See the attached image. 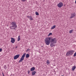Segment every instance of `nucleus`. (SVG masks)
Returning a JSON list of instances; mask_svg holds the SVG:
<instances>
[{
  "label": "nucleus",
  "mask_w": 76,
  "mask_h": 76,
  "mask_svg": "<svg viewBox=\"0 0 76 76\" xmlns=\"http://www.w3.org/2000/svg\"><path fill=\"white\" fill-rule=\"evenodd\" d=\"M46 63L48 65L50 63V62L49 61V60H47V61L46 62Z\"/></svg>",
  "instance_id": "f3484780"
},
{
  "label": "nucleus",
  "mask_w": 76,
  "mask_h": 76,
  "mask_svg": "<svg viewBox=\"0 0 76 76\" xmlns=\"http://www.w3.org/2000/svg\"><path fill=\"white\" fill-rule=\"evenodd\" d=\"M56 28V25L53 26L51 28V29H53Z\"/></svg>",
  "instance_id": "2eb2a0df"
},
{
  "label": "nucleus",
  "mask_w": 76,
  "mask_h": 76,
  "mask_svg": "<svg viewBox=\"0 0 76 76\" xmlns=\"http://www.w3.org/2000/svg\"><path fill=\"white\" fill-rule=\"evenodd\" d=\"M50 37L46 38L45 39V42L47 45H49L50 44Z\"/></svg>",
  "instance_id": "f03ea898"
},
{
  "label": "nucleus",
  "mask_w": 76,
  "mask_h": 76,
  "mask_svg": "<svg viewBox=\"0 0 76 76\" xmlns=\"http://www.w3.org/2000/svg\"><path fill=\"white\" fill-rule=\"evenodd\" d=\"M53 34L51 33H50L48 35V36H50V35H51Z\"/></svg>",
  "instance_id": "4be33fe9"
},
{
  "label": "nucleus",
  "mask_w": 76,
  "mask_h": 76,
  "mask_svg": "<svg viewBox=\"0 0 76 76\" xmlns=\"http://www.w3.org/2000/svg\"><path fill=\"white\" fill-rule=\"evenodd\" d=\"M10 26V28L11 29H15L18 27L16 24V23L14 21L12 22L11 23Z\"/></svg>",
  "instance_id": "f257e3e1"
},
{
  "label": "nucleus",
  "mask_w": 76,
  "mask_h": 76,
  "mask_svg": "<svg viewBox=\"0 0 76 76\" xmlns=\"http://www.w3.org/2000/svg\"><path fill=\"white\" fill-rule=\"evenodd\" d=\"M75 3L76 4V0H75Z\"/></svg>",
  "instance_id": "7c9ffc66"
},
{
  "label": "nucleus",
  "mask_w": 76,
  "mask_h": 76,
  "mask_svg": "<svg viewBox=\"0 0 76 76\" xmlns=\"http://www.w3.org/2000/svg\"><path fill=\"white\" fill-rule=\"evenodd\" d=\"M29 50V49H28L26 51V52H28V51Z\"/></svg>",
  "instance_id": "cd10ccee"
},
{
  "label": "nucleus",
  "mask_w": 76,
  "mask_h": 76,
  "mask_svg": "<svg viewBox=\"0 0 76 76\" xmlns=\"http://www.w3.org/2000/svg\"><path fill=\"white\" fill-rule=\"evenodd\" d=\"M35 68L34 67H33L31 68V71L32 72V71H34V70H35Z\"/></svg>",
  "instance_id": "9b49d317"
},
{
  "label": "nucleus",
  "mask_w": 76,
  "mask_h": 76,
  "mask_svg": "<svg viewBox=\"0 0 76 76\" xmlns=\"http://www.w3.org/2000/svg\"><path fill=\"white\" fill-rule=\"evenodd\" d=\"M57 6L59 8H61V7L63 6V4L62 2H60L57 4Z\"/></svg>",
  "instance_id": "423d86ee"
},
{
  "label": "nucleus",
  "mask_w": 76,
  "mask_h": 76,
  "mask_svg": "<svg viewBox=\"0 0 76 76\" xmlns=\"http://www.w3.org/2000/svg\"><path fill=\"white\" fill-rule=\"evenodd\" d=\"M50 39V42H53V43H56L57 42V39L56 38L53 39L52 37H49Z\"/></svg>",
  "instance_id": "20e7f679"
},
{
  "label": "nucleus",
  "mask_w": 76,
  "mask_h": 76,
  "mask_svg": "<svg viewBox=\"0 0 76 76\" xmlns=\"http://www.w3.org/2000/svg\"><path fill=\"white\" fill-rule=\"evenodd\" d=\"M75 69H76V66H74L72 68V71H74V70H75Z\"/></svg>",
  "instance_id": "f8f14e48"
},
{
  "label": "nucleus",
  "mask_w": 76,
  "mask_h": 76,
  "mask_svg": "<svg viewBox=\"0 0 76 76\" xmlns=\"http://www.w3.org/2000/svg\"><path fill=\"white\" fill-rule=\"evenodd\" d=\"M4 69H7V67L6 66L4 65Z\"/></svg>",
  "instance_id": "412c9836"
},
{
  "label": "nucleus",
  "mask_w": 76,
  "mask_h": 76,
  "mask_svg": "<svg viewBox=\"0 0 76 76\" xmlns=\"http://www.w3.org/2000/svg\"><path fill=\"white\" fill-rule=\"evenodd\" d=\"M29 54H27L26 56V58H29Z\"/></svg>",
  "instance_id": "ddd939ff"
},
{
  "label": "nucleus",
  "mask_w": 76,
  "mask_h": 76,
  "mask_svg": "<svg viewBox=\"0 0 76 76\" xmlns=\"http://www.w3.org/2000/svg\"><path fill=\"white\" fill-rule=\"evenodd\" d=\"M35 73H36V72H35V71H34L32 72V75H35Z\"/></svg>",
  "instance_id": "4468645a"
},
{
  "label": "nucleus",
  "mask_w": 76,
  "mask_h": 76,
  "mask_svg": "<svg viewBox=\"0 0 76 76\" xmlns=\"http://www.w3.org/2000/svg\"><path fill=\"white\" fill-rule=\"evenodd\" d=\"M76 16V14L75 12H73V13L71 14V17H70V19H72V18H75Z\"/></svg>",
  "instance_id": "0eeeda50"
},
{
  "label": "nucleus",
  "mask_w": 76,
  "mask_h": 76,
  "mask_svg": "<svg viewBox=\"0 0 76 76\" xmlns=\"http://www.w3.org/2000/svg\"><path fill=\"white\" fill-rule=\"evenodd\" d=\"M75 56H76V52L74 55V57H75Z\"/></svg>",
  "instance_id": "5701e85b"
},
{
  "label": "nucleus",
  "mask_w": 76,
  "mask_h": 76,
  "mask_svg": "<svg viewBox=\"0 0 76 76\" xmlns=\"http://www.w3.org/2000/svg\"><path fill=\"white\" fill-rule=\"evenodd\" d=\"M72 31L73 30H71L70 31H69V34H71V33H72V32H73Z\"/></svg>",
  "instance_id": "aec40b11"
},
{
  "label": "nucleus",
  "mask_w": 76,
  "mask_h": 76,
  "mask_svg": "<svg viewBox=\"0 0 76 76\" xmlns=\"http://www.w3.org/2000/svg\"><path fill=\"white\" fill-rule=\"evenodd\" d=\"M2 74L3 76H4V73H3V72H2Z\"/></svg>",
  "instance_id": "bb28decb"
},
{
  "label": "nucleus",
  "mask_w": 76,
  "mask_h": 76,
  "mask_svg": "<svg viewBox=\"0 0 76 76\" xmlns=\"http://www.w3.org/2000/svg\"><path fill=\"white\" fill-rule=\"evenodd\" d=\"M54 43L53 42H51L50 45L51 47H54L55 46V45H54Z\"/></svg>",
  "instance_id": "9d476101"
},
{
  "label": "nucleus",
  "mask_w": 76,
  "mask_h": 76,
  "mask_svg": "<svg viewBox=\"0 0 76 76\" xmlns=\"http://www.w3.org/2000/svg\"><path fill=\"white\" fill-rule=\"evenodd\" d=\"M35 13H36V15H39V13H38V12H36Z\"/></svg>",
  "instance_id": "6ab92c4d"
},
{
  "label": "nucleus",
  "mask_w": 76,
  "mask_h": 76,
  "mask_svg": "<svg viewBox=\"0 0 76 76\" xmlns=\"http://www.w3.org/2000/svg\"><path fill=\"white\" fill-rule=\"evenodd\" d=\"M18 41H19L20 40V36H18Z\"/></svg>",
  "instance_id": "dca6fc26"
},
{
  "label": "nucleus",
  "mask_w": 76,
  "mask_h": 76,
  "mask_svg": "<svg viewBox=\"0 0 76 76\" xmlns=\"http://www.w3.org/2000/svg\"><path fill=\"white\" fill-rule=\"evenodd\" d=\"M2 51V49L0 48V52H1Z\"/></svg>",
  "instance_id": "a878e982"
},
{
  "label": "nucleus",
  "mask_w": 76,
  "mask_h": 76,
  "mask_svg": "<svg viewBox=\"0 0 76 76\" xmlns=\"http://www.w3.org/2000/svg\"><path fill=\"white\" fill-rule=\"evenodd\" d=\"M29 19L31 20H33V18H32V17L30 16L29 17Z\"/></svg>",
  "instance_id": "a211bd4d"
},
{
  "label": "nucleus",
  "mask_w": 76,
  "mask_h": 76,
  "mask_svg": "<svg viewBox=\"0 0 76 76\" xmlns=\"http://www.w3.org/2000/svg\"><path fill=\"white\" fill-rule=\"evenodd\" d=\"M18 48V46H16L15 47V48Z\"/></svg>",
  "instance_id": "c85d7f7f"
},
{
  "label": "nucleus",
  "mask_w": 76,
  "mask_h": 76,
  "mask_svg": "<svg viewBox=\"0 0 76 76\" xmlns=\"http://www.w3.org/2000/svg\"><path fill=\"white\" fill-rule=\"evenodd\" d=\"M28 72V74H29L30 73V71H29V70H28L27 71Z\"/></svg>",
  "instance_id": "b1692460"
},
{
  "label": "nucleus",
  "mask_w": 76,
  "mask_h": 76,
  "mask_svg": "<svg viewBox=\"0 0 76 76\" xmlns=\"http://www.w3.org/2000/svg\"><path fill=\"white\" fill-rule=\"evenodd\" d=\"M74 50H69L66 53V56H69V55H72V54H73V53H74Z\"/></svg>",
  "instance_id": "7ed1b4c3"
},
{
  "label": "nucleus",
  "mask_w": 76,
  "mask_h": 76,
  "mask_svg": "<svg viewBox=\"0 0 76 76\" xmlns=\"http://www.w3.org/2000/svg\"><path fill=\"white\" fill-rule=\"evenodd\" d=\"M29 17H29V16H27V18H29Z\"/></svg>",
  "instance_id": "c756f323"
},
{
  "label": "nucleus",
  "mask_w": 76,
  "mask_h": 76,
  "mask_svg": "<svg viewBox=\"0 0 76 76\" xmlns=\"http://www.w3.org/2000/svg\"><path fill=\"white\" fill-rule=\"evenodd\" d=\"M42 47H43L42 46H41Z\"/></svg>",
  "instance_id": "2f4dec72"
},
{
  "label": "nucleus",
  "mask_w": 76,
  "mask_h": 76,
  "mask_svg": "<svg viewBox=\"0 0 76 76\" xmlns=\"http://www.w3.org/2000/svg\"><path fill=\"white\" fill-rule=\"evenodd\" d=\"M26 55V53H24L21 57L20 58V60L19 61V63H20V62H22V61H23L24 60V58L25 57V55Z\"/></svg>",
  "instance_id": "39448f33"
},
{
  "label": "nucleus",
  "mask_w": 76,
  "mask_h": 76,
  "mask_svg": "<svg viewBox=\"0 0 76 76\" xmlns=\"http://www.w3.org/2000/svg\"><path fill=\"white\" fill-rule=\"evenodd\" d=\"M22 0V1L24 2L25 1H26V0Z\"/></svg>",
  "instance_id": "393cba45"
},
{
  "label": "nucleus",
  "mask_w": 76,
  "mask_h": 76,
  "mask_svg": "<svg viewBox=\"0 0 76 76\" xmlns=\"http://www.w3.org/2000/svg\"><path fill=\"white\" fill-rule=\"evenodd\" d=\"M19 56H20V54H18L17 55H15V56H14V60H17V58L19 57Z\"/></svg>",
  "instance_id": "6e6552de"
},
{
  "label": "nucleus",
  "mask_w": 76,
  "mask_h": 76,
  "mask_svg": "<svg viewBox=\"0 0 76 76\" xmlns=\"http://www.w3.org/2000/svg\"><path fill=\"white\" fill-rule=\"evenodd\" d=\"M11 42L12 43V44H13L15 42V39L13 38H11Z\"/></svg>",
  "instance_id": "1a4fd4ad"
}]
</instances>
